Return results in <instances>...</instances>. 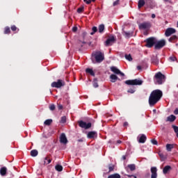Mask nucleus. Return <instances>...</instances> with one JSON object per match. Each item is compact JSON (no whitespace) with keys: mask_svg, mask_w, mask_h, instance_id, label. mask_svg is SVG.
<instances>
[{"mask_svg":"<svg viewBox=\"0 0 178 178\" xmlns=\"http://www.w3.org/2000/svg\"><path fill=\"white\" fill-rule=\"evenodd\" d=\"M162 95H163V93L161 90L156 89L153 90L149 97V105L150 106L156 105L158 102H159L161 98H162Z\"/></svg>","mask_w":178,"mask_h":178,"instance_id":"obj_1","label":"nucleus"},{"mask_svg":"<svg viewBox=\"0 0 178 178\" xmlns=\"http://www.w3.org/2000/svg\"><path fill=\"white\" fill-rule=\"evenodd\" d=\"M156 79V84H163V81H165V76L161 72H157L155 76Z\"/></svg>","mask_w":178,"mask_h":178,"instance_id":"obj_2","label":"nucleus"},{"mask_svg":"<svg viewBox=\"0 0 178 178\" xmlns=\"http://www.w3.org/2000/svg\"><path fill=\"white\" fill-rule=\"evenodd\" d=\"M125 84L127 86H142L143 80L141 79H132L125 81Z\"/></svg>","mask_w":178,"mask_h":178,"instance_id":"obj_3","label":"nucleus"},{"mask_svg":"<svg viewBox=\"0 0 178 178\" xmlns=\"http://www.w3.org/2000/svg\"><path fill=\"white\" fill-rule=\"evenodd\" d=\"M65 81L62 79H58L57 81L51 83V87L54 88H61V87H65Z\"/></svg>","mask_w":178,"mask_h":178,"instance_id":"obj_4","label":"nucleus"},{"mask_svg":"<svg viewBox=\"0 0 178 178\" xmlns=\"http://www.w3.org/2000/svg\"><path fill=\"white\" fill-rule=\"evenodd\" d=\"M94 56L97 63H101L105 59L104 54L101 51H97Z\"/></svg>","mask_w":178,"mask_h":178,"instance_id":"obj_5","label":"nucleus"},{"mask_svg":"<svg viewBox=\"0 0 178 178\" xmlns=\"http://www.w3.org/2000/svg\"><path fill=\"white\" fill-rule=\"evenodd\" d=\"M145 42H146L145 47L147 48H152L154 44H156L155 38H149L145 40Z\"/></svg>","mask_w":178,"mask_h":178,"instance_id":"obj_6","label":"nucleus"},{"mask_svg":"<svg viewBox=\"0 0 178 178\" xmlns=\"http://www.w3.org/2000/svg\"><path fill=\"white\" fill-rule=\"evenodd\" d=\"M165 45H166V41L165 40H161L159 41H158L155 45H154V49H162V48H163V47H165Z\"/></svg>","mask_w":178,"mask_h":178,"instance_id":"obj_7","label":"nucleus"},{"mask_svg":"<svg viewBox=\"0 0 178 178\" xmlns=\"http://www.w3.org/2000/svg\"><path fill=\"white\" fill-rule=\"evenodd\" d=\"M151 27V23L149 22H143L139 24L140 30H147Z\"/></svg>","mask_w":178,"mask_h":178,"instance_id":"obj_8","label":"nucleus"},{"mask_svg":"<svg viewBox=\"0 0 178 178\" xmlns=\"http://www.w3.org/2000/svg\"><path fill=\"white\" fill-rule=\"evenodd\" d=\"M146 1V6L148 8H150V9H154L155 6H156V2L154 0H145Z\"/></svg>","mask_w":178,"mask_h":178,"instance_id":"obj_9","label":"nucleus"},{"mask_svg":"<svg viewBox=\"0 0 178 178\" xmlns=\"http://www.w3.org/2000/svg\"><path fill=\"white\" fill-rule=\"evenodd\" d=\"M111 70L113 73H115V74H120L122 77H124V73L122 72L118 67L113 66L111 67Z\"/></svg>","mask_w":178,"mask_h":178,"instance_id":"obj_10","label":"nucleus"},{"mask_svg":"<svg viewBox=\"0 0 178 178\" xmlns=\"http://www.w3.org/2000/svg\"><path fill=\"white\" fill-rule=\"evenodd\" d=\"M175 33H176V29L173 28H168L165 32V37H170V35H172V34H175Z\"/></svg>","mask_w":178,"mask_h":178,"instance_id":"obj_11","label":"nucleus"},{"mask_svg":"<svg viewBox=\"0 0 178 178\" xmlns=\"http://www.w3.org/2000/svg\"><path fill=\"white\" fill-rule=\"evenodd\" d=\"M150 172L152 173L151 175V178H156L158 177V169L156 168V167H152L150 168Z\"/></svg>","mask_w":178,"mask_h":178,"instance_id":"obj_12","label":"nucleus"},{"mask_svg":"<svg viewBox=\"0 0 178 178\" xmlns=\"http://www.w3.org/2000/svg\"><path fill=\"white\" fill-rule=\"evenodd\" d=\"M60 143L61 144H67V138L65 134H61L60 136Z\"/></svg>","mask_w":178,"mask_h":178,"instance_id":"obj_13","label":"nucleus"},{"mask_svg":"<svg viewBox=\"0 0 178 178\" xmlns=\"http://www.w3.org/2000/svg\"><path fill=\"white\" fill-rule=\"evenodd\" d=\"M98 134L95 131H89L88 133V138H95Z\"/></svg>","mask_w":178,"mask_h":178,"instance_id":"obj_14","label":"nucleus"},{"mask_svg":"<svg viewBox=\"0 0 178 178\" xmlns=\"http://www.w3.org/2000/svg\"><path fill=\"white\" fill-rule=\"evenodd\" d=\"M110 80L111 83H116V81H118V80H120L119 79V77H118V76H116L115 74H112L110 76Z\"/></svg>","mask_w":178,"mask_h":178,"instance_id":"obj_15","label":"nucleus"},{"mask_svg":"<svg viewBox=\"0 0 178 178\" xmlns=\"http://www.w3.org/2000/svg\"><path fill=\"white\" fill-rule=\"evenodd\" d=\"M145 5H147V1L145 0H139L138 2V8L141 9Z\"/></svg>","mask_w":178,"mask_h":178,"instance_id":"obj_16","label":"nucleus"},{"mask_svg":"<svg viewBox=\"0 0 178 178\" xmlns=\"http://www.w3.org/2000/svg\"><path fill=\"white\" fill-rule=\"evenodd\" d=\"M113 41H115V38L112 37L110 38H108L106 42H105V45L106 47H109V45H111V42H113Z\"/></svg>","mask_w":178,"mask_h":178,"instance_id":"obj_17","label":"nucleus"},{"mask_svg":"<svg viewBox=\"0 0 178 178\" xmlns=\"http://www.w3.org/2000/svg\"><path fill=\"white\" fill-rule=\"evenodd\" d=\"M145 141H147V136H145L144 134H142L138 140V143L144 144Z\"/></svg>","mask_w":178,"mask_h":178,"instance_id":"obj_18","label":"nucleus"},{"mask_svg":"<svg viewBox=\"0 0 178 178\" xmlns=\"http://www.w3.org/2000/svg\"><path fill=\"white\" fill-rule=\"evenodd\" d=\"M127 169L130 170L131 172H134V170H136V164H129L127 167H126V170Z\"/></svg>","mask_w":178,"mask_h":178,"instance_id":"obj_19","label":"nucleus"},{"mask_svg":"<svg viewBox=\"0 0 178 178\" xmlns=\"http://www.w3.org/2000/svg\"><path fill=\"white\" fill-rule=\"evenodd\" d=\"M176 120V116L173 115H170V116L167 117L166 122H175Z\"/></svg>","mask_w":178,"mask_h":178,"instance_id":"obj_20","label":"nucleus"},{"mask_svg":"<svg viewBox=\"0 0 178 178\" xmlns=\"http://www.w3.org/2000/svg\"><path fill=\"white\" fill-rule=\"evenodd\" d=\"M8 171V169L6 167H3L0 169V175L1 176H6V172Z\"/></svg>","mask_w":178,"mask_h":178,"instance_id":"obj_21","label":"nucleus"},{"mask_svg":"<svg viewBox=\"0 0 178 178\" xmlns=\"http://www.w3.org/2000/svg\"><path fill=\"white\" fill-rule=\"evenodd\" d=\"M166 150L168 152H170V151H172V149H173L175 148V145L173 144H167L166 145Z\"/></svg>","mask_w":178,"mask_h":178,"instance_id":"obj_22","label":"nucleus"},{"mask_svg":"<svg viewBox=\"0 0 178 178\" xmlns=\"http://www.w3.org/2000/svg\"><path fill=\"white\" fill-rule=\"evenodd\" d=\"M51 156V155H48L44 158V165H49V163H51V162H52V160H51V159H49Z\"/></svg>","mask_w":178,"mask_h":178,"instance_id":"obj_23","label":"nucleus"},{"mask_svg":"<svg viewBox=\"0 0 178 178\" xmlns=\"http://www.w3.org/2000/svg\"><path fill=\"white\" fill-rule=\"evenodd\" d=\"M172 169V167H170V165H166L163 168V172L164 175H166V173H168V172H169V170H170Z\"/></svg>","mask_w":178,"mask_h":178,"instance_id":"obj_24","label":"nucleus"},{"mask_svg":"<svg viewBox=\"0 0 178 178\" xmlns=\"http://www.w3.org/2000/svg\"><path fill=\"white\" fill-rule=\"evenodd\" d=\"M86 72L88 73L89 74H90V76H92L93 77L95 76V73L94 72V71L92 70V69L90 68H87L86 70Z\"/></svg>","mask_w":178,"mask_h":178,"instance_id":"obj_25","label":"nucleus"},{"mask_svg":"<svg viewBox=\"0 0 178 178\" xmlns=\"http://www.w3.org/2000/svg\"><path fill=\"white\" fill-rule=\"evenodd\" d=\"M177 40H178L177 36L174 35L169 38L168 41H169V42H176V41H177Z\"/></svg>","mask_w":178,"mask_h":178,"instance_id":"obj_26","label":"nucleus"},{"mask_svg":"<svg viewBox=\"0 0 178 178\" xmlns=\"http://www.w3.org/2000/svg\"><path fill=\"white\" fill-rule=\"evenodd\" d=\"M152 62L154 65H158V63H159V60H158L156 56H154L152 58Z\"/></svg>","mask_w":178,"mask_h":178,"instance_id":"obj_27","label":"nucleus"},{"mask_svg":"<svg viewBox=\"0 0 178 178\" xmlns=\"http://www.w3.org/2000/svg\"><path fill=\"white\" fill-rule=\"evenodd\" d=\"M55 169L57 172H62L63 170V167L61 165H56Z\"/></svg>","mask_w":178,"mask_h":178,"instance_id":"obj_28","label":"nucleus"},{"mask_svg":"<svg viewBox=\"0 0 178 178\" xmlns=\"http://www.w3.org/2000/svg\"><path fill=\"white\" fill-rule=\"evenodd\" d=\"M79 127H81V129H84L86 127V122L81 120L78 122Z\"/></svg>","mask_w":178,"mask_h":178,"instance_id":"obj_29","label":"nucleus"},{"mask_svg":"<svg viewBox=\"0 0 178 178\" xmlns=\"http://www.w3.org/2000/svg\"><path fill=\"white\" fill-rule=\"evenodd\" d=\"M113 170H115V165L109 164L108 165V173H111V172H113Z\"/></svg>","mask_w":178,"mask_h":178,"instance_id":"obj_30","label":"nucleus"},{"mask_svg":"<svg viewBox=\"0 0 178 178\" xmlns=\"http://www.w3.org/2000/svg\"><path fill=\"white\" fill-rule=\"evenodd\" d=\"M104 30H105V25L100 24L99 26V33H104Z\"/></svg>","mask_w":178,"mask_h":178,"instance_id":"obj_31","label":"nucleus"},{"mask_svg":"<svg viewBox=\"0 0 178 178\" xmlns=\"http://www.w3.org/2000/svg\"><path fill=\"white\" fill-rule=\"evenodd\" d=\"M93 87L95 88H98L99 86H98V79L97 78H95L93 79Z\"/></svg>","mask_w":178,"mask_h":178,"instance_id":"obj_32","label":"nucleus"},{"mask_svg":"<svg viewBox=\"0 0 178 178\" xmlns=\"http://www.w3.org/2000/svg\"><path fill=\"white\" fill-rule=\"evenodd\" d=\"M120 177H121L120 175L118 173L111 175L108 177V178H120Z\"/></svg>","mask_w":178,"mask_h":178,"instance_id":"obj_33","label":"nucleus"},{"mask_svg":"<svg viewBox=\"0 0 178 178\" xmlns=\"http://www.w3.org/2000/svg\"><path fill=\"white\" fill-rule=\"evenodd\" d=\"M31 155L32 156H37L38 155V151L37 149H33L31 151Z\"/></svg>","mask_w":178,"mask_h":178,"instance_id":"obj_34","label":"nucleus"},{"mask_svg":"<svg viewBox=\"0 0 178 178\" xmlns=\"http://www.w3.org/2000/svg\"><path fill=\"white\" fill-rule=\"evenodd\" d=\"M92 32L90 33V35H94L95 34V33H97L98 31V29L97 28V26H93L92 28Z\"/></svg>","mask_w":178,"mask_h":178,"instance_id":"obj_35","label":"nucleus"},{"mask_svg":"<svg viewBox=\"0 0 178 178\" xmlns=\"http://www.w3.org/2000/svg\"><path fill=\"white\" fill-rule=\"evenodd\" d=\"M4 34H10V28L9 26L4 28Z\"/></svg>","mask_w":178,"mask_h":178,"instance_id":"obj_36","label":"nucleus"},{"mask_svg":"<svg viewBox=\"0 0 178 178\" xmlns=\"http://www.w3.org/2000/svg\"><path fill=\"white\" fill-rule=\"evenodd\" d=\"M52 123V120L49 119V120H46L44 122V124H45V126H51Z\"/></svg>","mask_w":178,"mask_h":178,"instance_id":"obj_37","label":"nucleus"},{"mask_svg":"<svg viewBox=\"0 0 178 178\" xmlns=\"http://www.w3.org/2000/svg\"><path fill=\"white\" fill-rule=\"evenodd\" d=\"M125 58L129 62H131V60H133V58L131 57V54H125Z\"/></svg>","mask_w":178,"mask_h":178,"instance_id":"obj_38","label":"nucleus"},{"mask_svg":"<svg viewBox=\"0 0 178 178\" xmlns=\"http://www.w3.org/2000/svg\"><path fill=\"white\" fill-rule=\"evenodd\" d=\"M11 30L12 31H16L15 33H19V29L16 27L15 25L11 26Z\"/></svg>","mask_w":178,"mask_h":178,"instance_id":"obj_39","label":"nucleus"},{"mask_svg":"<svg viewBox=\"0 0 178 178\" xmlns=\"http://www.w3.org/2000/svg\"><path fill=\"white\" fill-rule=\"evenodd\" d=\"M91 127V122H86L85 123V127H83V129H85V130H87L88 129H90Z\"/></svg>","mask_w":178,"mask_h":178,"instance_id":"obj_40","label":"nucleus"},{"mask_svg":"<svg viewBox=\"0 0 178 178\" xmlns=\"http://www.w3.org/2000/svg\"><path fill=\"white\" fill-rule=\"evenodd\" d=\"M77 13H83L84 12V6L79 8L76 10Z\"/></svg>","mask_w":178,"mask_h":178,"instance_id":"obj_41","label":"nucleus"},{"mask_svg":"<svg viewBox=\"0 0 178 178\" xmlns=\"http://www.w3.org/2000/svg\"><path fill=\"white\" fill-rule=\"evenodd\" d=\"M127 92H129V94H134L136 92V88H130L127 90Z\"/></svg>","mask_w":178,"mask_h":178,"instance_id":"obj_42","label":"nucleus"},{"mask_svg":"<svg viewBox=\"0 0 178 178\" xmlns=\"http://www.w3.org/2000/svg\"><path fill=\"white\" fill-rule=\"evenodd\" d=\"M49 108L50 111H55V109H56L55 104H50L49 106Z\"/></svg>","mask_w":178,"mask_h":178,"instance_id":"obj_43","label":"nucleus"},{"mask_svg":"<svg viewBox=\"0 0 178 178\" xmlns=\"http://www.w3.org/2000/svg\"><path fill=\"white\" fill-rule=\"evenodd\" d=\"M84 44H86V42H81V41H79L78 42V47H80L81 48H83V45H84Z\"/></svg>","mask_w":178,"mask_h":178,"instance_id":"obj_44","label":"nucleus"},{"mask_svg":"<svg viewBox=\"0 0 178 178\" xmlns=\"http://www.w3.org/2000/svg\"><path fill=\"white\" fill-rule=\"evenodd\" d=\"M60 123H66V116L61 117V120L60 121Z\"/></svg>","mask_w":178,"mask_h":178,"instance_id":"obj_45","label":"nucleus"},{"mask_svg":"<svg viewBox=\"0 0 178 178\" xmlns=\"http://www.w3.org/2000/svg\"><path fill=\"white\" fill-rule=\"evenodd\" d=\"M151 141L154 145H158V141H156V140L152 139Z\"/></svg>","mask_w":178,"mask_h":178,"instance_id":"obj_46","label":"nucleus"},{"mask_svg":"<svg viewBox=\"0 0 178 178\" xmlns=\"http://www.w3.org/2000/svg\"><path fill=\"white\" fill-rule=\"evenodd\" d=\"M170 60H171V62H175V60H177V58H176V57L175 56H170Z\"/></svg>","mask_w":178,"mask_h":178,"instance_id":"obj_47","label":"nucleus"},{"mask_svg":"<svg viewBox=\"0 0 178 178\" xmlns=\"http://www.w3.org/2000/svg\"><path fill=\"white\" fill-rule=\"evenodd\" d=\"M92 1V0H83V2H85V3H86L87 5H90Z\"/></svg>","mask_w":178,"mask_h":178,"instance_id":"obj_48","label":"nucleus"},{"mask_svg":"<svg viewBox=\"0 0 178 178\" xmlns=\"http://www.w3.org/2000/svg\"><path fill=\"white\" fill-rule=\"evenodd\" d=\"M119 2H120V0H117V1H114L113 3V6H117V5H119Z\"/></svg>","mask_w":178,"mask_h":178,"instance_id":"obj_49","label":"nucleus"},{"mask_svg":"<svg viewBox=\"0 0 178 178\" xmlns=\"http://www.w3.org/2000/svg\"><path fill=\"white\" fill-rule=\"evenodd\" d=\"M58 109L59 111L63 109V106L62 104H58Z\"/></svg>","mask_w":178,"mask_h":178,"instance_id":"obj_50","label":"nucleus"},{"mask_svg":"<svg viewBox=\"0 0 178 178\" xmlns=\"http://www.w3.org/2000/svg\"><path fill=\"white\" fill-rule=\"evenodd\" d=\"M72 31H73L74 33H76V31H77V26H74V27L72 28Z\"/></svg>","mask_w":178,"mask_h":178,"instance_id":"obj_51","label":"nucleus"},{"mask_svg":"<svg viewBox=\"0 0 178 178\" xmlns=\"http://www.w3.org/2000/svg\"><path fill=\"white\" fill-rule=\"evenodd\" d=\"M128 126H129V122H124V124H123L124 127H127Z\"/></svg>","mask_w":178,"mask_h":178,"instance_id":"obj_52","label":"nucleus"},{"mask_svg":"<svg viewBox=\"0 0 178 178\" xmlns=\"http://www.w3.org/2000/svg\"><path fill=\"white\" fill-rule=\"evenodd\" d=\"M124 33L125 34L126 37H130V33L129 32L124 31Z\"/></svg>","mask_w":178,"mask_h":178,"instance_id":"obj_53","label":"nucleus"},{"mask_svg":"<svg viewBox=\"0 0 178 178\" xmlns=\"http://www.w3.org/2000/svg\"><path fill=\"white\" fill-rule=\"evenodd\" d=\"M174 114L178 115V108H175V110L174 111Z\"/></svg>","mask_w":178,"mask_h":178,"instance_id":"obj_54","label":"nucleus"},{"mask_svg":"<svg viewBox=\"0 0 178 178\" xmlns=\"http://www.w3.org/2000/svg\"><path fill=\"white\" fill-rule=\"evenodd\" d=\"M142 67H141V65H138L137 66V70H141Z\"/></svg>","mask_w":178,"mask_h":178,"instance_id":"obj_55","label":"nucleus"},{"mask_svg":"<svg viewBox=\"0 0 178 178\" xmlns=\"http://www.w3.org/2000/svg\"><path fill=\"white\" fill-rule=\"evenodd\" d=\"M127 177L131 178V177H134V176H136V175H127Z\"/></svg>","mask_w":178,"mask_h":178,"instance_id":"obj_56","label":"nucleus"},{"mask_svg":"<svg viewBox=\"0 0 178 178\" xmlns=\"http://www.w3.org/2000/svg\"><path fill=\"white\" fill-rule=\"evenodd\" d=\"M156 16L155 15V14H152V19H155Z\"/></svg>","mask_w":178,"mask_h":178,"instance_id":"obj_57","label":"nucleus"},{"mask_svg":"<svg viewBox=\"0 0 178 178\" xmlns=\"http://www.w3.org/2000/svg\"><path fill=\"white\" fill-rule=\"evenodd\" d=\"M117 144H122V140H117Z\"/></svg>","mask_w":178,"mask_h":178,"instance_id":"obj_58","label":"nucleus"},{"mask_svg":"<svg viewBox=\"0 0 178 178\" xmlns=\"http://www.w3.org/2000/svg\"><path fill=\"white\" fill-rule=\"evenodd\" d=\"M122 159H123L124 161H126V156H122Z\"/></svg>","mask_w":178,"mask_h":178,"instance_id":"obj_59","label":"nucleus"},{"mask_svg":"<svg viewBox=\"0 0 178 178\" xmlns=\"http://www.w3.org/2000/svg\"><path fill=\"white\" fill-rule=\"evenodd\" d=\"M154 113H156V109L153 110Z\"/></svg>","mask_w":178,"mask_h":178,"instance_id":"obj_60","label":"nucleus"},{"mask_svg":"<svg viewBox=\"0 0 178 178\" xmlns=\"http://www.w3.org/2000/svg\"><path fill=\"white\" fill-rule=\"evenodd\" d=\"M83 35H87V33L84 32V33H83Z\"/></svg>","mask_w":178,"mask_h":178,"instance_id":"obj_61","label":"nucleus"},{"mask_svg":"<svg viewBox=\"0 0 178 178\" xmlns=\"http://www.w3.org/2000/svg\"><path fill=\"white\" fill-rule=\"evenodd\" d=\"M164 2H169V0H163Z\"/></svg>","mask_w":178,"mask_h":178,"instance_id":"obj_62","label":"nucleus"},{"mask_svg":"<svg viewBox=\"0 0 178 178\" xmlns=\"http://www.w3.org/2000/svg\"><path fill=\"white\" fill-rule=\"evenodd\" d=\"M160 156H161V158H162V156H163V154H160Z\"/></svg>","mask_w":178,"mask_h":178,"instance_id":"obj_63","label":"nucleus"},{"mask_svg":"<svg viewBox=\"0 0 178 178\" xmlns=\"http://www.w3.org/2000/svg\"><path fill=\"white\" fill-rule=\"evenodd\" d=\"M134 178H137V177L136 176H134Z\"/></svg>","mask_w":178,"mask_h":178,"instance_id":"obj_64","label":"nucleus"}]
</instances>
